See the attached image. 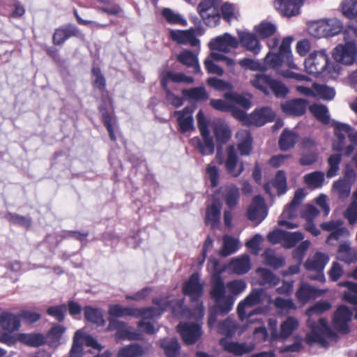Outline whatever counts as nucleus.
I'll use <instances>...</instances> for the list:
<instances>
[{
  "instance_id": "f257e3e1",
  "label": "nucleus",
  "mask_w": 357,
  "mask_h": 357,
  "mask_svg": "<svg viewBox=\"0 0 357 357\" xmlns=\"http://www.w3.org/2000/svg\"><path fill=\"white\" fill-rule=\"evenodd\" d=\"M331 307L330 303L319 301L309 308L306 314L309 317L307 325L311 328V332L306 336V341L309 344L318 343L324 347H328L329 340L336 341L337 333L347 334L350 331L349 323L352 320L353 312L345 305H340L335 311L331 328L326 319L321 318L317 323L314 317H317Z\"/></svg>"
},
{
  "instance_id": "f03ea898",
  "label": "nucleus",
  "mask_w": 357,
  "mask_h": 357,
  "mask_svg": "<svg viewBox=\"0 0 357 357\" xmlns=\"http://www.w3.org/2000/svg\"><path fill=\"white\" fill-rule=\"evenodd\" d=\"M267 297V294L264 289L261 288L252 289L237 306V313L239 319L243 321L254 315L265 313L266 308L255 307L262 304Z\"/></svg>"
},
{
  "instance_id": "7ed1b4c3",
  "label": "nucleus",
  "mask_w": 357,
  "mask_h": 357,
  "mask_svg": "<svg viewBox=\"0 0 357 357\" xmlns=\"http://www.w3.org/2000/svg\"><path fill=\"white\" fill-rule=\"evenodd\" d=\"M225 284L218 273L211 277V298L214 301L217 312L225 315L229 313L234 305V298L231 295H225Z\"/></svg>"
},
{
  "instance_id": "20e7f679",
  "label": "nucleus",
  "mask_w": 357,
  "mask_h": 357,
  "mask_svg": "<svg viewBox=\"0 0 357 357\" xmlns=\"http://www.w3.org/2000/svg\"><path fill=\"white\" fill-rule=\"evenodd\" d=\"M161 84L166 91V98L169 102L176 107L183 105V99L172 93L167 88L168 82L172 81L176 83L192 84L194 79L192 77L186 76L182 73H174L172 71H164L160 75Z\"/></svg>"
},
{
  "instance_id": "39448f33",
  "label": "nucleus",
  "mask_w": 357,
  "mask_h": 357,
  "mask_svg": "<svg viewBox=\"0 0 357 357\" xmlns=\"http://www.w3.org/2000/svg\"><path fill=\"white\" fill-rule=\"evenodd\" d=\"M328 260L329 257L326 254L319 252L309 257L304 264L305 268L309 272L307 278L313 280L324 282V269Z\"/></svg>"
},
{
  "instance_id": "423d86ee",
  "label": "nucleus",
  "mask_w": 357,
  "mask_h": 357,
  "mask_svg": "<svg viewBox=\"0 0 357 357\" xmlns=\"http://www.w3.org/2000/svg\"><path fill=\"white\" fill-rule=\"evenodd\" d=\"M328 59V55L325 50L311 53L304 62L306 72L315 75L325 70L331 73Z\"/></svg>"
},
{
  "instance_id": "0eeeda50",
  "label": "nucleus",
  "mask_w": 357,
  "mask_h": 357,
  "mask_svg": "<svg viewBox=\"0 0 357 357\" xmlns=\"http://www.w3.org/2000/svg\"><path fill=\"white\" fill-rule=\"evenodd\" d=\"M305 195L303 189H298L295 192L291 202L284 209L281 218L278 221L280 226H284L289 229H294L298 227L297 224L288 221L286 219H292L299 214V207Z\"/></svg>"
},
{
  "instance_id": "6e6552de",
  "label": "nucleus",
  "mask_w": 357,
  "mask_h": 357,
  "mask_svg": "<svg viewBox=\"0 0 357 357\" xmlns=\"http://www.w3.org/2000/svg\"><path fill=\"white\" fill-rule=\"evenodd\" d=\"M20 326V321L15 316L6 312L1 314L0 327L3 332L0 334V342L8 344L14 343L15 340L10 333L18 330Z\"/></svg>"
},
{
  "instance_id": "1a4fd4ad",
  "label": "nucleus",
  "mask_w": 357,
  "mask_h": 357,
  "mask_svg": "<svg viewBox=\"0 0 357 357\" xmlns=\"http://www.w3.org/2000/svg\"><path fill=\"white\" fill-rule=\"evenodd\" d=\"M100 350L102 347L92 336L85 335L82 330L77 331L74 336L69 357H81L83 354L82 344Z\"/></svg>"
},
{
  "instance_id": "9d476101",
  "label": "nucleus",
  "mask_w": 357,
  "mask_h": 357,
  "mask_svg": "<svg viewBox=\"0 0 357 357\" xmlns=\"http://www.w3.org/2000/svg\"><path fill=\"white\" fill-rule=\"evenodd\" d=\"M357 50L354 43L347 42L338 45L333 51V56L337 62L344 65H351L356 60Z\"/></svg>"
},
{
  "instance_id": "9b49d317",
  "label": "nucleus",
  "mask_w": 357,
  "mask_h": 357,
  "mask_svg": "<svg viewBox=\"0 0 357 357\" xmlns=\"http://www.w3.org/2000/svg\"><path fill=\"white\" fill-rule=\"evenodd\" d=\"M226 172L233 177H238L244 171V164L239 161L234 146L230 145L226 149L225 161Z\"/></svg>"
},
{
  "instance_id": "f8f14e48",
  "label": "nucleus",
  "mask_w": 357,
  "mask_h": 357,
  "mask_svg": "<svg viewBox=\"0 0 357 357\" xmlns=\"http://www.w3.org/2000/svg\"><path fill=\"white\" fill-rule=\"evenodd\" d=\"M238 43L236 37L225 33L211 40L208 47L211 50L228 53L238 47Z\"/></svg>"
},
{
  "instance_id": "ddd939ff",
  "label": "nucleus",
  "mask_w": 357,
  "mask_h": 357,
  "mask_svg": "<svg viewBox=\"0 0 357 357\" xmlns=\"http://www.w3.org/2000/svg\"><path fill=\"white\" fill-rule=\"evenodd\" d=\"M153 303L157 305L155 307H149L146 308H136L134 307V310H136L133 315L135 318H142V321H148L150 319H153L156 317L160 316L164 310H166L167 304V299L161 298L160 300H154Z\"/></svg>"
},
{
  "instance_id": "4468645a",
  "label": "nucleus",
  "mask_w": 357,
  "mask_h": 357,
  "mask_svg": "<svg viewBox=\"0 0 357 357\" xmlns=\"http://www.w3.org/2000/svg\"><path fill=\"white\" fill-rule=\"evenodd\" d=\"M109 328L117 330L116 333L117 339L129 340H140L142 339V336L139 333L132 331L128 324L123 321L110 319Z\"/></svg>"
},
{
  "instance_id": "2eb2a0df",
  "label": "nucleus",
  "mask_w": 357,
  "mask_h": 357,
  "mask_svg": "<svg viewBox=\"0 0 357 357\" xmlns=\"http://www.w3.org/2000/svg\"><path fill=\"white\" fill-rule=\"evenodd\" d=\"M204 284L200 282L197 273H193L183 287V293L190 297L192 301H198L203 294Z\"/></svg>"
},
{
  "instance_id": "dca6fc26",
  "label": "nucleus",
  "mask_w": 357,
  "mask_h": 357,
  "mask_svg": "<svg viewBox=\"0 0 357 357\" xmlns=\"http://www.w3.org/2000/svg\"><path fill=\"white\" fill-rule=\"evenodd\" d=\"M169 36L172 40L178 44H188L192 47L197 46L199 44V40L197 38L195 30L193 29L184 31L170 30Z\"/></svg>"
},
{
  "instance_id": "f3484780",
  "label": "nucleus",
  "mask_w": 357,
  "mask_h": 357,
  "mask_svg": "<svg viewBox=\"0 0 357 357\" xmlns=\"http://www.w3.org/2000/svg\"><path fill=\"white\" fill-rule=\"evenodd\" d=\"M220 344L225 351L235 356H242L250 353L255 349L253 344L246 342L238 343L230 341L226 337L220 339Z\"/></svg>"
},
{
  "instance_id": "a211bd4d",
  "label": "nucleus",
  "mask_w": 357,
  "mask_h": 357,
  "mask_svg": "<svg viewBox=\"0 0 357 357\" xmlns=\"http://www.w3.org/2000/svg\"><path fill=\"white\" fill-rule=\"evenodd\" d=\"M275 116V113L271 108L262 107L249 114L248 126H261L267 122L272 121Z\"/></svg>"
},
{
  "instance_id": "6ab92c4d",
  "label": "nucleus",
  "mask_w": 357,
  "mask_h": 357,
  "mask_svg": "<svg viewBox=\"0 0 357 357\" xmlns=\"http://www.w3.org/2000/svg\"><path fill=\"white\" fill-rule=\"evenodd\" d=\"M266 216V209L264 199L260 196L253 198L248 210V218L256 223L261 222Z\"/></svg>"
},
{
  "instance_id": "aec40b11",
  "label": "nucleus",
  "mask_w": 357,
  "mask_h": 357,
  "mask_svg": "<svg viewBox=\"0 0 357 357\" xmlns=\"http://www.w3.org/2000/svg\"><path fill=\"white\" fill-rule=\"evenodd\" d=\"M178 330L182 336L183 342L187 344H193L201 335V328L198 324H180L178 326Z\"/></svg>"
},
{
  "instance_id": "412c9836",
  "label": "nucleus",
  "mask_w": 357,
  "mask_h": 357,
  "mask_svg": "<svg viewBox=\"0 0 357 357\" xmlns=\"http://www.w3.org/2000/svg\"><path fill=\"white\" fill-rule=\"evenodd\" d=\"M303 0H275L274 7L282 15L291 17L300 13Z\"/></svg>"
},
{
  "instance_id": "4be33fe9",
  "label": "nucleus",
  "mask_w": 357,
  "mask_h": 357,
  "mask_svg": "<svg viewBox=\"0 0 357 357\" xmlns=\"http://www.w3.org/2000/svg\"><path fill=\"white\" fill-rule=\"evenodd\" d=\"M193 109L190 107H185L181 111H176L174 115L177 116L179 130L182 133L195 130L194 120L192 117Z\"/></svg>"
},
{
  "instance_id": "5701e85b",
  "label": "nucleus",
  "mask_w": 357,
  "mask_h": 357,
  "mask_svg": "<svg viewBox=\"0 0 357 357\" xmlns=\"http://www.w3.org/2000/svg\"><path fill=\"white\" fill-rule=\"evenodd\" d=\"M202 139L194 137L191 139L192 146L202 155H212L215 151V145L213 137L210 133L201 134Z\"/></svg>"
},
{
  "instance_id": "b1692460",
  "label": "nucleus",
  "mask_w": 357,
  "mask_h": 357,
  "mask_svg": "<svg viewBox=\"0 0 357 357\" xmlns=\"http://www.w3.org/2000/svg\"><path fill=\"white\" fill-rule=\"evenodd\" d=\"M308 101L303 98L287 100L281 105L283 112L288 115L299 116L305 114Z\"/></svg>"
},
{
  "instance_id": "393cba45",
  "label": "nucleus",
  "mask_w": 357,
  "mask_h": 357,
  "mask_svg": "<svg viewBox=\"0 0 357 357\" xmlns=\"http://www.w3.org/2000/svg\"><path fill=\"white\" fill-rule=\"evenodd\" d=\"M333 126L335 139L333 143V149L334 151L340 152L344 146L346 135L349 136L351 127L348 124L340 122H334Z\"/></svg>"
},
{
  "instance_id": "a878e982",
  "label": "nucleus",
  "mask_w": 357,
  "mask_h": 357,
  "mask_svg": "<svg viewBox=\"0 0 357 357\" xmlns=\"http://www.w3.org/2000/svg\"><path fill=\"white\" fill-rule=\"evenodd\" d=\"M294 40V36L284 37L279 47V53L284 59L287 66L291 69H298L297 64L294 62L291 50V44Z\"/></svg>"
},
{
  "instance_id": "bb28decb",
  "label": "nucleus",
  "mask_w": 357,
  "mask_h": 357,
  "mask_svg": "<svg viewBox=\"0 0 357 357\" xmlns=\"http://www.w3.org/2000/svg\"><path fill=\"white\" fill-rule=\"evenodd\" d=\"M238 34L239 41L243 47L254 54H258L260 52L261 45L255 34L241 31H238Z\"/></svg>"
},
{
  "instance_id": "cd10ccee",
  "label": "nucleus",
  "mask_w": 357,
  "mask_h": 357,
  "mask_svg": "<svg viewBox=\"0 0 357 357\" xmlns=\"http://www.w3.org/2000/svg\"><path fill=\"white\" fill-rule=\"evenodd\" d=\"M213 133L219 145L226 144L231 137L229 126L222 120H218L213 124Z\"/></svg>"
},
{
  "instance_id": "c85d7f7f",
  "label": "nucleus",
  "mask_w": 357,
  "mask_h": 357,
  "mask_svg": "<svg viewBox=\"0 0 357 357\" xmlns=\"http://www.w3.org/2000/svg\"><path fill=\"white\" fill-rule=\"evenodd\" d=\"M258 278V284L271 287L278 284L280 278L272 271L265 268H258L255 271Z\"/></svg>"
},
{
  "instance_id": "c756f323",
  "label": "nucleus",
  "mask_w": 357,
  "mask_h": 357,
  "mask_svg": "<svg viewBox=\"0 0 357 357\" xmlns=\"http://www.w3.org/2000/svg\"><path fill=\"white\" fill-rule=\"evenodd\" d=\"M229 267L234 273L238 275H243L248 273L251 268L249 255L245 254L232 259L229 264Z\"/></svg>"
},
{
  "instance_id": "7c9ffc66",
  "label": "nucleus",
  "mask_w": 357,
  "mask_h": 357,
  "mask_svg": "<svg viewBox=\"0 0 357 357\" xmlns=\"http://www.w3.org/2000/svg\"><path fill=\"white\" fill-rule=\"evenodd\" d=\"M224 97L233 106L238 105L245 109L251 107L252 96L250 94L243 95L231 91L226 92Z\"/></svg>"
},
{
  "instance_id": "2f4dec72",
  "label": "nucleus",
  "mask_w": 357,
  "mask_h": 357,
  "mask_svg": "<svg viewBox=\"0 0 357 357\" xmlns=\"http://www.w3.org/2000/svg\"><path fill=\"white\" fill-rule=\"evenodd\" d=\"M77 34V29L73 25H66L55 30L52 41L54 45H60L67 39Z\"/></svg>"
},
{
  "instance_id": "473e14b6",
  "label": "nucleus",
  "mask_w": 357,
  "mask_h": 357,
  "mask_svg": "<svg viewBox=\"0 0 357 357\" xmlns=\"http://www.w3.org/2000/svg\"><path fill=\"white\" fill-rule=\"evenodd\" d=\"M298 141V135L293 131L284 129L281 133L278 145L282 151H287L293 149Z\"/></svg>"
},
{
  "instance_id": "72a5a7b5",
  "label": "nucleus",
  "mask_w": 357,
  "mask_h": 357,
  "mask_svg": "<svg viewBox=\"0 0 357 357\" xmlns=\"http://www.w3.org/2000/svg\"><path fill=\"white\" fill-rule=\"evenodd\" d=\"M222 204L214 200L210 207L208 208L206 215V223L212 228L217 227L220 222Z\"/></svg>"
},
{
  "instance_id": "f704fd0d",
  "label": "nucleus",
  "mask_w": 357,
  "mask_h": 357,
  "mask_svg": "<svg viewBox=\"0 0 357 357\" xmlns=\"http://www.w3.org/2000/svg\"><path fill=\"white\" fill-rule=\"evenodd\" d=\"M220 191L227 205L231 208L235 207L239 198L238 188L234 185H227L222 186Z\"/></svg>"
},
{
  "instance_id": "c9c22d12",
  "label": "nucleus",
  "mask_w": 357,
  "mask_h": 357,
  "mask_svg": "<svg viewBox=\"0 0 357 357\" xmlns=\"http://www.w3.org/2000/svg\"><path fill=\"white\" fill-rule=\"evenodd\" d=\"M236 138L239 142L238 149L241 155H248L252 151V139L250 134L245 130H242L236 133Z\"/></svg>"
},
{
  "instance_id": "e433bc0d",
  "label": "nucleus",
  "mask_w": 357,
  "mask_h": 357,
  "mask_svg": "<svg viewBox=\"0 0 357 357\" xmlns=\"http://www.w3.org/2000/svg\"><path fill=\"white\" fill-rule=\"evenodd\" d=\"M272 77L264 73L255 74L250 79V84L255 89L261 91L265 95L269 94V85Z\"/></svg>"
},
{
  "instance_id": "4c0bfd02",
  "label": "nucleus",
  "mask_w": 357,
  "mask_h": 357,
  "mask_svg": "<svg viewBox=\"0 0 357 357\" xmlns=\"http://www.w3.org/2000/svg\"><path fill=\"white\" fill-rule=\"evenodd\" d=\"M298 321L293 317H288L280 325L278 339L284 340L289 337L297 329Z\"/></svg>"
},
{
  "instance_id": "58836bf2",
  "label": "nucleus",
  "mask_w": 357,
  "mask_h": 357,
  "mask_svg": "<svg viewBox=\"0 0 357 357\" xmlns=\"http://www.w3.org/2000/svg\"><path fill=\"white\" fill-rule=\"evenodd\" d=\"M337 259L347 264H351L356 261L357 252L349 244L344 243L339 246Z\"/></svg>"
},
{
  "instance_id": "ea45409f",
  "label": "nucleus",
  "mask_w": 357,
  "mask_h": 357,
  "mask_svg": "<svg viewBox=\"0 0 357 357\" xmlns=\"http://www.w3.org/2000/svg\"><path fill=\"white\" fill-rule=\"evenodd\" d=\"M177 59L183 65L188 67H193L195 73L200 72L197 57L192 52L184 50L178 55Z\"/></svg>"
},
{
  "instance_id": "a19ab883",
  "label": "nucleus",
  "mask_w": 357,
  "mask_h": 357,
  "mask_svg": "<svg viewBox=\"0 0 357 357\" xmlns=\"http://www.w3.org/2000/svg\"><path fill=\"white\" fill-rule=\"evenodd\" d=\"M307 31L309 35L315 38H328L322 19L309 22Z\"/></svg>"
},
{
  "instance_id": "79ce46f5",
  "label": "nucleus",
  "mask_w": 357,
  "mask_h": 357,
  "mask_svg": "<svg viewBox=\"0 0 357 357\" xmlns=\"http://www.w3.org/2000/svg\"><path fill=\"white\" fill-rule=\"evenodd\" d=\"M351 185L346 180H337L335 181L332 186V192L339 199H347L351 192Z\"/></svg>"
},
{
  "instance_id": "37998d69",
  "label": "nucleus",
  "mask_w": 357,
  "mask_h": 357,
  "mask_svg": "<svg viewBox=\"0 0 357 357\" xmlns=\"http://www.w3.org/2000/svg\"><path fill=\"white\" fill-rule=\"evenodd\" d=\"M222 247L219 251V255L226 257L237 251L238 241L236 238L225 235L222 239Z\"/></svg>"
},
{
  "instance_id": "c03bdc74",
  "label": "nucleus",
  "mask_w": 357,
  "mask_h": 357,
  "mask_svg": "<svg viewBox=\"0 0 357 357\" xmlns=\"http://www.w3.org/2000/svg\"><path fill=\"white\" fill-rule=\"evenodd\" d=\"M327 36L333 37L340 33L343 29L342 22L336 17L322 19Z\"/></svg>"
},
{
  "instance_id": "a18cd8bd",
  "label": "nucleus",
  "mask_w": 357,
  "mask_h": 357,
  "mask_svg": "<svg viewBox=\"0 0 357 357\" xmlns=\"http://www.w3.org/2000/svg\"><path fill=\"white\" fill-rule=\"evenodd\" d=\"M146 350L139 344H132L121 348L118 353V357H142Z\"/></svg>"
},
{
  "instance_id": "49530a36",
  "label": "nucleus",
  "mask_w": 357,
  "mask_h": 357,
  "mask_svg": "<svg viewBox=\"0 0 357 357\" xmlns=\"http://www.w3.org/2000/svg\"><path fill=\"white\" fill-rule=\"evenodd\" d=\"M264 262L266 265L274 268H278L284 265V259L282 255L275 253L271 249H266L262 255Z\"/></svg>"
},
{
  "instance_id": "de8ad7c7",
  "label": "nucleus",
  "mask_w": 357,
  "mask_h": 357,
  "mask_svg": "<svg viewBox=\"0 0 357 357\" xmlns=\"http://www.w3.org/2000/svg\"><path fill=\"white\" fill-rule=\"evenodd\" d=\"M17 340L31 347H39L45 343V337L40 333H20Z\"/></svg>"
},
{
  "instance_id": "09e8293b",
  "label": "nucleus",
  "mask_w": 357,
  "mask_h": 357,
  "mask_svg": "<svg viewBox=\"0 0 357 357\" xmlns=\"http://www.w3.org/2000/svg\"><path fill=\"white\" fill-rule=\"evenodd\" d=\"M160 344L167 357H176L178 356L180 347L176 338L162 339Z\"/></svg>"
},
{
  "instance_id": "8fccbe9b",
  "label": "nucleus",
  "mask_w": 357,
  "mask_h": 357,
  "mask_svg": "<svg viewBox=\"0 0 357 357\" xmlns=\"http://www.w3.org/2000/svg\"><path fill=\"white\" fill-rule=\"evenodd\" d=\"M84 317L86 320L97 326H103L105 321L100 310L87 306L84 310Z\"/></svg>"
},
{
  "instance_id": "3c124183",
  "label": "nucleus",
  "mask_w": 357,
  "mask_h": 357,
  "mask_svg": "<svg viewBox=\"0 0 357 357\" xmlns=\"http://www.w3.org/2000/svg\"><path fill=\"white\" fill-rule=\"evenodd\" d=\"M340 284L347 288L343 294L344 300L354 305H357V284L346 281L340 282Z\"/></svg>"
},
{
  "instance_id": "603ef678",
  "label": "nucleus",
  "mask_w": 357,
  "mask_h": 357,
  "mask_svg": "<svg viewBox=\"0 0 357 357\" xmlns=\"http://www.w3.org/2000/svg\"><path fill=\"white\" fill-rule=\"evenodd\" d=\"M310 112L315 118L323 123L329 122V114L328 108L323 105L313 104L309 107Z\"/></svg>"
},
{
  "instance_id": "864d4df0",
  "label": "nucleus",
  "mask_w": 357,
  "mask_h": 357,
  "mask_svg": "<svg viewBox=\"0 0 357 357\" xmlns=\"http://www.w3.org/2000/svg\"><path fill=\"white\" fill-rule=\"evenodd\" d=\"M183 95L188 99L202 101L208 98V95L204 87H196L190 89H184L182 91Z\"/></svg>"
},
{
  "instance_id": "5fc2aeb1",
  "label": "nucleus",
  "mask_w": 357,
  "mask_h": 357,
  "mask_svg": "<svg viewBox=\"0 0 357 357\" xmlns=\"http://www.w3.org/2000/svg\"><path fill=\"white\" fill-rule=\"evenodd\" d=\"M315 97L324 100H331L335 96L334 88L325 84H314Z\"/></svg>"
},
{
  "instance_id": "6e6d98bb",
  "label": "nucleus",
  "mask_w": 357,
  "mask_h": 357,
  "mask_svg": "<svg viewBox=\"0 0 357 357\" xmlns=\"http://www.w3.org/2000/svg\"><path fill=\"white\" fill-rule=\"evenodd\" d=\"M66 328L61 325H55L49 331L47 335V340L52 347H56L60 344L61 338L65 332Z\"/></svg>"
},
{
  "instance_id": "4d7b16f0",
  "label": "nucleus",
  "mask_w": 357,
  "mask_h": 357,
  "mask_svg": "<svg viewBox=\"0 0 357 357\" xmlns=\"http://www.w3.org/2000/svg\"><path fill=\"white\" fill-rule=\"evenodd\" d=\"M136 312L134 310V307H124L118 304L109 305L108 310L109 314L113 317H133Z\"/></svg>"
},
{
  "instance_id": "13d9d810",
  "label": "nucleus",
  "mask_w": 357,
  "mask_h": 357,
  "mask_svg": "<svg viewBox=\"0 0 357 357\" xmlns=\"http://www.w3.org/2000/svg\"><path fill=\"white\" fill-rule=\"evenodd\" d=\"M342 14L349 19L357 17V0H343L340 4Z\"/></svg>"
},
{
  "instance_id": "bf43d9fd",
  "label": "nucleus",
  "mask_w": 357,
  "mask_h": 357,
  "mask_svg": "<svg viewBox=\"0 0 357 357\" xmlns=\"http://www.w3.org/2000/svg\"><path fill=\"white\" fill-rule=\"evenodd\" d=\"M304 238L301 232H288L284 231L283 240L282 245L286 248H291L296 245V244Z\"/></svg>"
},
{
  "instance_id": "052dcab7",
  "label": "nucleus",
  "mask_w": 357,
  "mask_h": 357,
  "mask_svg": "<svg viewBox=\"0 0 357 357\" xmlns=\"http://www.w3.org/2000/svg\"><path fill=\"white\" fill-rule=\"evenodd\" d=\"M317 295V290L308 284H303L296 292L298 299L301 302H306Z\"/></svg>"
},
{
  "instance_id": "680f3d73",
  "label": "nucleus",
  "mask_w": 357,
  "mask_h": 357,
  "mask_svg": "<svg viewBox=\"0 0 357 357\" xmlns=\"http://www.w3.org/2000/svg\"><path fill=\"white\" fill-rule=\"evenodd\" d=\"M306 184L312 188H320L324 181V174L321 172H314L304 176Z\"/></svg>"
},
{
  "instance_id": "e2e57ef3",
  "label": "nucleus",
  "mask_w": 357,
  "mask_h": 357,
  "mask_svg": "<svg viewBox=\"0 0 357 357\" xmlns=\"http://www.w3.org/2000/svg\"><path fill=\"white\" fill-rule=\"evenodd\" d=\"M342 160V155L340 153L331 155L328 159L329 168L327 171L326 176L328 178L333 177L337 174L340 169V163Z\"/></svg>"
},
{
  "instance_id": "0e129e2a",
  "label": "nucleus",
  "mask_w": 357,
  "mask_h": 357,
  "mask_svg": "<svg viewBox=\"0 0 357 357\" xmlns=\"http://www.w3.org/2000/svg\"><path fill=\"white\" fill-rule=\"evenodd\" d=\"M274 306L280 310L281 313H289L291 310L296 309V305L291 299L278 297L273 302Z\"/></svg>"
},
{
  "instance_id": "69168bd1",
  "label": "nucleus",
  "mask_w": 357,
  "mask_h": 357,
  "mask_svg": "<svg viewBox=\"0 0 357 357\" xmlns=\"http://www.w3.org/2000/svg\"><path fill=\"white\" fill-rule=\"evenodd\" d=\"M285 62L280 53L275 54L269 52L264 58V65L266 68L278 69Z\"/></svg>"
},
{
  "instance_id": "338daca9",
  "label": "nucleus",
  "mask_w": 357,
  "mask_h": 357,
  "mask_svg": "<svg viewBox=\"0 0 357 357\" xmlns=\"http://www.w3.org/2000/svg\"><path fill=\"white\" fill-rule=\"evenodd\" d=\"M164 18L170 24L186 25V20L178 13L169 8H164L162 12Z\"/></svg>"
},
{
  "instance_id": "774afa93",
  "label": "nucleus",
  "mask_w": 357,
  "mask_h": 357,
  "mask_svg": "<svg viewBox=\"0 0 357 357\" xmlns=\"http://www.w3.org/2000/svg\"><path fill=\"white\" fill-rule=\"evenodd\" d=\"M218 329L221 334L232 337L235 334L236 324L234 320L228 318L219 324Z\"/></svg>"
}]
</instances>
